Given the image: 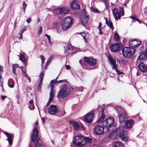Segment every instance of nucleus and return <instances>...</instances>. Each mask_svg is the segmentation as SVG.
<instances>
[{
  "mask_svg": "<svg viewBox=\"0 0 147 147\" xmlns=\"http://www.w3.org/2000/svg\"><path fill=\"white\" fill-rule=\"evenodd\" d=\"M79 63L83 69H95V68H91L89 67L90 66H94L96 64V61L91 57H85L84 58V61H79Z\"/></svg>",
  "mask_w": 147,
  "mask_h": 147,
  "instance_id": "1",
  "label": "nucleus"
},
{
  "mask_svg": "<svg viewBox=\"0 0 147 147\" xmlns=\"http://www.w3.org/2000/svg\"><path fill=\"white\" fill-rule=\"evenodd\" d=\"M73 23V19L70 17L65 18L62 21L61 24L62 28L64 30H66L71 27Z\"/></svg>",
  "mask_w": 147,
  "mask_h": 147,
  "instance_id": "2",
  "label": "nucleus"
},
{
  "mask_svg": "<svg viewBox=\"0 0 147 147\" xmlns=\"http://www.w3.org/2000/svg\"><path fill=\"white\" fill-rule=\"evenodd\" d=\"M72 89V87L66 85L63 86L61 89L58 92V97L63 98L66 97L69 94Z\"/></svg>",
  "mask_w": 147,
  "mask_h": 147,
  "instance_id": "3",
  "label": "nucleus"
},
{
  "mask_svg": "<svg viewBox=\"0 0 147 147\" xmlns=\"http://www.w3.org/2000/svg\"><path fill=\"white\" fill-rule=\"evenodd\" d=\"M136 51L134 49V51L129 47H124L122 49V52L123 56L125 58L130 59L134 54Z\"/></svg>",
  "mask_w": 147,
  "mask_h": 147,
  "instance_id": "4",
  "label": "nucleus"
},
{
  "mask_svg": "<svg viewBox=\"0 0 147 147\" xmlns=\"http://www.w3.org/2000/svg\"><path fill=\"white\" fill-rule=\"evenodd\" d=\"M114 122V119L113 117L109 118L103 122L102 125L105 127L107 132H109L112 130V128L115 127L113 126Z\"/></svg>",
  "mask_w": 147,
  "mask_h": 147,
  "instance_id": "5",
  "label": "nucleus"
},
{
  "mask_svg": "<svg viewBox=\"0 0 147 147\" xmlns=\"http://www.w3.org/2000/svg\"><path fill=\"white\" fill-rule=\"evenodd\" d=\"M119 12L117 8H114L112 10L115 19L116 20L120 18L121 15L123 16L124 15V10L123 7H121L119 9Z\"/></svg>",
  "mask_w": 147,
  "mask_h": 147,
  "instance_id": "6",
  "label": "nucleus"
},
{
  "mask_svg": "<svg viewBox=\"0 0 147 147\" xmlns=\"http://www.w3.org/2000/svg\"><path fill=\"white\" fill-rule=\"evenodd\" d=\"M69 9L67 7H64L56 9L53 10L54 12L57 14H66L68 13Z\"/></svg>",
  "mask_w": 147,
  "mask_h": 147,
  "instance_id": "7",
  "label": "nucleus"
},
{
  "mask_svg": "<svg viewBox=\"0 0 147 147\" xmlns=\"http://www.w3.org/2000/svg\"><path fill=\"white\" fill-rule=\"evenodd\" d=\"M83 139H84V137L82 135L75 136L74 137V144L82 146Z\"/></svg>",
  "mask_w": 147,
  "mask_h": 147,
  "instance_id": "8",
  "label": "nucleus"
},
{
  "mask_svg": "<svg viewBox=\"0 0 147 147\" xmlns=\"http://www.w3.org/2000/svg\"><path fill=\"white\" fill-rule=\"evenodd\" d=\"M106 130L105 127H103L97 125L94 128V131L95 133L98 135L102 134L104 133V130Z\"/></svg>",
  "mask_w": 147,
  "mask_h": 147,
  "instance_id": "9",
  "label": "nucleus"
},
{
  "mask_svg": "<svg viewBox=\"0 0 147 147\" xmlns=\"http://www.w3.org/2000/svg\"><path fill=\"white\" fill-rule=\"evenodd\" d=\"M128 118V116L126 112L124 110H123V112L121 113L119 116V122L120 124L125 122V121Z\"/></svg>",
  "mask_w": 147,
  "mask_h": 147,
  "instance_id": "10",
  "label": "nucleus"
},
{
  "mask_svg": "<svg viewBox=\"0 0 147 147\" xmlns=\"http://www.w3.org/2000/svg\"><path fill=\"white\" fill-rule=\"evenodd\" d=\"M94 115L93 112L88 113L86 115L84 120L85 122L87 123H90L92 121V118Z\"/></svg>",
  "mask_w": 147,
  "mask_h": 147,
  "instance_id": "11",
  "label": "nucleus"
},
{
  "mask_svg": "<svg viewBox=\"0 0 147 147\" xmlns=\"http://www.w3.org/2000/svg\"><path fill=\"white\" fill-rule=\"evenodd\" d=\"M119 138L122 141L124 142H127L128 139L127 136V132L125 130H123L119 135Z\"/></svg>",
  "mask_w": 147,
  "mask_h": 147,
  "instance_id": "12",
  "label": "nucleus"
},
{
  "mask_svg": "<svg viewBox=\"0 0 147 147\" xmlns=\"http://www.w3.org/2000/svg\"><path fill=\"white\" fill-rule=\"evenodd\" d=\"M38 137V130L36 127H35L32 130L31 135V141L34 142Z\"/></svg>",
  "mask_w": 147,
  "mask_h": 147,
  "instance_id": "13",
  "label": "nucleus"
},
{
  "mask_svg": "<svg viewBox=\"0 0 147 147\" xmlns=\"http://www.w3.org/2000/svg\"><path fill=\"white\" fill-rule=\"evenodd\" d=\"M121 44L116 43L112 45L110 47V49L111 51L117 52L120 49L121 45Z\"/></svg>",
  "mask_w": 147,
  "mask_h": 147,
  "instance_id": "14",
  "label": "nucleus"
},
{
  "mask_svg": "<svg viewBox=\"0 0 147 147\" xmlns=\"http://www.w3.org/2000/svg\"><path fill=\"white\" fill-rule=\"evenodd\" d=\"M58 109L57 106L53 105L49 107L48 109V112L50 114L55 115L58 112Z\"/></svg>",
  "mask_w": 147,
  "mask_h": 147,
  "instance_id": "15",
  "label": "nucleus"
},
{
  "mask_svg": "<svg viewBox=\"0 0 147 147\" xmlns=\"http://www.w3.org/2000/svg\"><path fill=\"white\" fill-rule=\"evenodd\" d=\"M108 60L112 66V69H115L117 68V66L116 65V60L110 55H109L108 57Z\"/></svg>",
  "mask_w": 147,
  "mask_h": 147,
  "instance_id": "16",
  "label": "nucleus"
},
{
  "mask_svg": "<svg viewBox=\"0 0 147 147\" xmlns=\"http://www.w3.org/2000/svg\"><path fill=\"white\" fill-rule=\"evenodd\" d=\"M138 68L140 71L143 73L145 72L146 71L147 66L144 63L140 62L138 64Z\"/></svg>",
  "mask_w": 147,
  "mask_h": 147,
  "instance_id": "17",
  "label": "nucleus"
},
{
  "mask_svg": "<svg viewBox=\"0 0 147 147\" xmlns=\"http://www.w3.org/2000/svg\"><path fill=\"white\" fill-rule=\"evenodd\" d=\"M134 123V121L132 119L127 120L125 123V128L128 129L132 128Z\"/></svg>",
  "mask_w": 147,
  "mask_h": 147,
  "instance_id": "18",
  "label": "nucleus"
},
{
  "mask_svg": "<svg viewBox=\"0 0 147 147\" xmlns=\"http://www.w3.org/2000/svg\"><path fill=\"white\" fill-rule=\"evenodd\" d=\"M3 133L7 137V139L6 140L8 141L9 144H11L12 143L13 135L9 134L7 132H3Z\"/></svg>",
  "mask_w": 147,
  "mask_h": 147,
  "instance_id": "19",
  "label": "nucleus"
},
{
  "mask_svg": "<svg viewBox=\"0 0 147 147\" xmlns=\"http://www.w3.org/2000/svg\"><path fill=\"white\" fill-rule=\"evenodd\" d=\"M145 58H146V56L145 53L144 52L141 53L140 55L138 57L136 65H137L140 63L141 60L144 59Z\"/></svg>",
  "mask_w": 147,
  "mask_h": 147,
  "instance_id": "20",
  "label": "nucleus"
},
{
  "mask_svg": "<svg viewBox=\"0 0 147 147\" xmlns=\"http://www.w3.org/2000/svg\"><path fill=\"white\" fill-rule=\"evenodd\" d=\"M52 88H51V90H50V97L49 101L46 105L47 106H48L50 104L51 102L53 100L55 96V94L53 93Z\"/></svg>",
  "mask_w": 147,
  "mask_h": 147,
  "instance_id": "21",
  "label": "nucleus"
},
{
  "mask_svg": "<svg viewBox=\"0 0 147 147\" xmlns=\"http://www.w3.org/2000/svg\"><path fill=\"white\" fill-rule=\"evenodd\" d=\"M18 56L19 57V59L21 60L22 62H24V66L26 67L27 65L26 63L27 61V59L22 54H20L19 55H18Z\"/></svg>",
  "mask_w": 147,
  "mask_h": 147,
  "instance_id": "22",
  "label": "nucleus"
},
{
  "mask_svg": "<svg viewBox=\"0 0 147 147\" xmlns=\"http://www.w3.org/2000/svg\"><path fill=\"white\" fill-rule=\"evenodd\" d=\"M89 19V16L87 15L83 16L81 20L82 24L85 26L87 24Z\"/></svg>",
  "mask_w": 147,
  "mask_h": 147,
  "instance_id": "23",
  "label": "nucleus"
},
{
  "mask_svg": "<svg viewBox=\"0 0 147 147\" xmlns=\"http://www.w3.org/2000/svg\"><path fill=\"white\" fill-rule=\"evenodd\" d=\"M107 133L109 134L108 138L111 139H113L117 137V135L113 130V128L112 130H111L109 132Z\"/></svg>",
  "mask_w": 147,
  "mask_h": 147,
  "instance_id": "24",
  "label": "nucleus"
},
{
  "mask_svg": "<svg viewBox=\"0 0 147 147\" xmlns=\"http://www.w3.org/2000/svg\"><path fill=\"white\" fill-rule=\"evenodd\" d=\"M92 139L91 138H89L88 137H84V139L83 140V143H82V146H83L86 144L88 143H91L92 141Z\"/></svg>",
  "mask_w": 147,
  "mask_h": 147,
  "instance_id": "25",
  "label": "nucleus"
},
{
  "mask_svg": "<svg viewBox=\"0 0 147 147\" xmlns=\"http://www.w3.org/2000/svg\"><path fill=\"white\" fill-rule=\"evenodd\" d=\"M35 147H45V145L42 143V141L40 139H38L35 144Z\"/></svg>",
  "mask_w": 147,
  "mask_h": 147,
  "instance_id": "26",
  "label": "nucleus"
},
{
  "mask_svg": "<svg viewBox=\"0 0 147 147\" xmlns=\"http://www.w3.org/2000/svg\"><path fill=\"white\" fill-rule=\"evenodd\" d=\"M80 8V2L77 0H74V10H79Z\"/></svg>",
  "mask_w": 147,
  "mask_h": 147,
  "instance_id": "27",
  "label": "nucleus"
},
{
  "mask_svg": "<svg viewBox=\"0 0 147 147\" xmlns=\"http://www.w3.org/2000/svg\"><path fill=\"white\" fill-rule=\"evenodd\" d=\"M113 147H124L123 144L121 142L115 141L113 144Z\"/></svg>",
  "mask_w": 147,
  "mask_h": 147,
  "instance_id": "28",
  "label": "nucleus"
},
{
  "mask_svg": "<svg viewBox=\"0 0 147 147\" xmlns=\"http://www.w3.org/2000/svg\"><path fill=\"white\" fill-rule=\"evenodd\" d=\"M14 80L11 78H9V79L8 84L9 86L11 88H12L14 87Z\"/></svg>",
  "mask_w": 147,
  "mask_h": 147,
  "instance_id": "29",
  "label": "nucleus"
},
{
  "mask_svg": "<svg viewBox=\"0 0 147 147\" xmlns=\"http://www.w3.org/2000/svg\"><path fill=\"white\" fill-rule=\"evenodd\" d=\"M113 130L116 134L117 136L119 135L121 131H122L121 128L119 127L117 128H115V129L113 128Z\"/></svg>",
  "mask_w": 147,
  "mask_h": 147,
  "instance_id": "30",
  "label": "nucleus"
},
{
  "mask_svg": "<svg viewBox=\"0 0 147 147\" xmlns=\"http://www.w3.org/2000/svg\"><path fill=\"white\" fill-rule=\"evenodd\" d=\"M106 24L108 26V27H109L110 28L112 29V30H113L114 29L113 27V24L111 21H110L109 22H108L107 18H106Z\"/></svg>",
  "mask_w": 147,
  "mask_h": 147,
  "instance_id": "31",
  "label": "nucleus"
},
{
  "mask_svg": "<svg viewBox=\"0 0 147 147\" xmlns=\"http://www.w3.org/2000/svg\"><path fill=\"white\" fill-rule=\"evenodd\" d=\"M114 39L115 41L117 42L119 41L120 40V38L119 37V36L117 32H116L114 34Z\"/></svg>",
  "mask_w": 147,
  "mask_h": 147,
  "instance_id": "32",
  "label": "nucleus"
},
{
  "mask_svg": "<svg viewBox=\"0 0 147 147\" xmlns=\"http://www.w3.org/2000/svg\"><path fill=\"white\" fill-rule=\"evenodd\" d=\"M80 124H79L77 122L74 121V130H77L80 127Z\"/></svg>",
  "mask_w": 147,
  "mask_h": 147,
  "instance_id": "33",
  "label": "nucleus"
},
{
  "mask_svg": "<svg viewBox=\"0 0 147 147\" xmlns=\"http://www.w3.org/2000/svg\"><path fill=\"white\" fill-rule=\"evenodd\" d=\"M57 81H53V82H51V83H50V86L51 87V90H51V88H52V90L53 91V93L54 94H55V90L54 89V86L53 84H54L56 83H57Z\"/></svg>",
  "mask_w": 147,
  "mask_h": 147,
  "instance_id": "34",
  "label": "nucleus"
},
{
  "mask_svg": "<svg viewBox=\"0 0 147 147\" xmlns=\"http://www.w3.org/2000/svg\"><path fill=\"white\" fill-rule=\"evenodd\" d=\"M138 42H139V43H137V44L134 45H132V47L131 48L133 49V50L134 51V49H136V48L139 45H140L141 44V42L140 41H138Z\"/></svg>",
  "mask_w": 147,
  "mask_h": 147,
  "instance_id": "35",
  "label": "nucleus"
},
{
  "mask_svg": "<svg viewBox=\"0 0 147 147\" xmlns=\"http://www.w3.org/2000/svg\"><path fill=\"white\" fill-rule=\"evenodd\" d=\"M90 9L91 11L97 13H100V11H99L98 9L94 8L92 7L91 6L90 7Z\"/></svg>",
  "mask_w": 147,
  "mask_h": 147,
  "instance_id": "36",
  "label": "nucleus"
},
{
  "mask_svg": "<svg viewBox=\"0 0 147 147\" xmlns=\"http://www.w3.org/2000/svg\"><path fill=\"white\" fill-rule=\"evenodd\" d=\"M105 116L102 114V116L99 118L98 120L97 121V123H99L101 122H102L105 118Z\"/></svg>",
  "mask_w": 147,
  "mask_h": 147,
  "instance_id": "37",
  "label": "nucleus"
},
{
  "mask_svg": "<svg viewBox=\"0 0 147 147\" xmlns=\"http://www.w3.org/2000/svg\"><path fill=\"white\" fill-rule=\"evenodd\" d=\"M26 29L25 28H23L21 31V32L20 33V36L19 37V39H22V34L26 30Z\"/></svg>",
  "mask_w": 147,
  "mask_h": 147,
  "instance_id": "38",
  "label": "nucleus"
},
{
  "mask_svg": "<svg viewBox=\"0 0 147 147\" xmlns=\"http://www.w3.org/2000/svg\"><path fill=\"white\" fill-rule=\"evenodd\" d=\"M80 51L81 49L80 48H78L74 47V54Z\"/></svg>",
  "mask_w": 147,
  "mask_h": 147,
  "instance_id": "39",
  "label": "nucleus"
},
{
  "mask_svg": "<svg viewBox=\"0 0 147 147\" xmlns=\"http://www.w3.org/2000/svg\"><path fill=\"white\" fill-rule=\"evenodd\" d=\"M138 40L135 39H134V40H132V41L130 40L129 42V44L130 45L129 47H130V48H131L132 47V46H131V45H132L133 44V43H132V42H133L134 41H138V40ZM133 44H134V43H133Z\"/></svg>",
  "mask_w": 147,
  "mask_h": 147,
  "instance_id": "40",
  "label": "nucleus"
},
{
  "mask_svg": "<svg viewBox=\"0 0 147 147\" xmlns=\"http://www.w3.org/2000/svg\"><path fill=\"white\" fill-rule=\"evenodd\" d=\"M127 61L126 59H122L120 60V62L122 64H125L127 62Z\"/></svg>",
  "mask_w": 147,
  "mask_h": 147,
  "instance_id": "41",
  "label": "nucleus"
},
{
  "mask_svg": "<svg viewBox=\"0 0 147 147\" xmlns=\"http://www.w3.org/2000/svg\"><path fill=\"white\" fill-rule=\"evenodd\" d=\"M53 57L52 56H51L50 57L47 61V65L49 63L51 62L53 59Z\"/></svg>",
  "mask_w": 147,
  "mask_h": 147,
  "instance_id": "42",
  "label": "nucleus"
},
{
  "mask_svg": "<svg viewBox=\"0 0 147 147\" xmlns=\"http://www.w3.org/2000/svg\"><path fill=\"white\" fill-rule=\"evenodd\" d=\"M59 24V23L58 22H56L53 24V27L54 28H56L58 26Z\"/></svg>",
  "mask_w": 147,
  "mask_h": 147,
  "instance_id": "43",
  "label": "nucleus"
},
{
  "mask_svg": "<svg viewBox=\"0 0 147 147\" xmlns=\"http://www.w3.org/2000/svg\"><path fill=\"white\" fill-rule=\"evenodd\" d=\"M104 4L105 5V8L107 10L108 9L109 7V5L108 2H105Z\"/></svg>",
  "mask_w": 147,
  "mask_h": 147,
  "instance_id": "44",
  "label": "nucleus"
},
{
  "mask_svg": "<svg viewBox=\"0 0 147 147\" xmlns=\"http://www.w3.org/2000/svg\"><path fill=\"white\" fill-rule=\"evenodd\" d=\"M67 49L72 50L73 49V47L71 45L69 44L67 46Z\"/></svg>",
  "mask_w": 147,
  "mask_h": 147,
  "instance_id": "45",
  "label": "nucleus"
},
{
  "mask_svg": "<svg viewBox=\"0 0 147 147\" xmlns=\"http://www.w3.org/2000/svg\"><path fill=\"white\" fill-rule=\"evenodd\" d=\"M76 89L78 91H82L83 90V87L82 86H81L79 88H77L76 87Z\"/></svg>",
  "mask_w": 147,
  "mask_h": 147,
  "instance_id": "46",
  "label": "nucleus"
},
{
  "mask_svg": "<svg viewBox=\"0 0 147 147\" xmlns=\"http://www.w3.org/2000/svg\"><path fill=\"white\" fill-rule=\"evenodd\" d=\"M29 109L31 110H33L34 109V107L33 104H30L29 106Z\"/></svg>",
  "mask_w": 147,
  "mask_h": 147,
  "instance_id": "47",
  "label": "nucleus"
},
{
  "mask_svg": "<svg viewBox=\"0 0 147 147\" xmlns=\"http://www.w3.org/2000/svg\"><path fill=\"white\" fill-rule=\"evenodd\" d=\"M130 18H131V19H132L133 20V21L134 22H135L136 21H137V20H138V19H137L136 17L133 16H131L130 17Z\"/></svg>",
  "mask_w": 147,
  "mask_h": 147,
  "instance_id": "48",
  "label": "nucleus"
},
{
  "mask_svg": "<svg viewBox=\"0 0 147 147\" xmlns=\"http://www.w3.org/2000/svg\"><path fill=\"white\" fill-rule=\"evenodd\" d=\"M115 71L117 72L118 75H120L123 74V72L119 71L118 69H116V68H115Z\"/></svg>",
  "mask_w": 147,
  "mask_h": 147,
  "instance_id": "49",
  "label": "nucleus"
},
{
  "mask_svg": "<svg viewBox=\"0 0 147 147\" xmlns=\"http://www.w3.org/2000/svg\"><path fill=\"white\" fill-rule=\"evenodd\" d=\"M20 68L21 69L22 72L24 74L26 73V69L24 68L22 66H21Z\"/></svg>",
  "mask_w": 147,
  "mask_h": 147,
  "instance_id": "50",
  "label": "nucleus"
},
{
  "mask_svg": "<svg viewBox=\"0 0 147 147\" xmlns=\"http://www.w3.org/2000/svg\"><path fill=\"white\" fill-rule=\"evenodd\" d=\"M39 28L38 29V34H40L41 33L42 30L41 26H39Z\"/></svg>",
  "mask_w": 147,
  "mask_h": 147,
  "instance_id": "51",
  "label": "nucleus"
},
{
  "mask_svg": "<svg viewBox=\"0 0 147 147\" xmlns=\"http://www.w3.org/2000/svg\"><path fill=\"white\" fill-rule=\"evenodd\" d=\"M80 128L82 130H84L85 129L83 125L81 123H80Z\"/></svg>",
  "mask_w": 147,
  "mask_h": 147,
  "instance_id": "52",
  "label": "nucleus"
},
{
  "mask_svg": "<svg viewBox=\"0 0 147 147\" xmlns=\"http://www.w3.org/2000/svg\"><path fill=\"white\" fill-rule=\"evenodd\" d=\"M82 13L83 14V16H85L86 15V9L85 8L83 9L81 11Z\"/></svg>",
  "mask_w": 147,
  "mask_h": 147,
  "instance_id": "53",
  "label": "nucleus"
},
{
  "mask_svg": "<svg viewBox=\"0 0 147 147\" xmlns=\"http://www.w3.org/2000/svg\"><path fill=\"white\" fill-rule=\"evenodd\" d=\"M40 58L41 59L42 63H43L44 62L45 60L43 56V55H41L40 56Z\"/></svg>",
  "mask_w": 147,
  "mask_h": 147,
  "instance_id": "54",
  "label": "nucleus"
},
{
  "mask_svg": "<svg viewBox=\"0 0 147 147\" xmlns=\"http://www.w3.org/2000/svg\"><path fill=\"white\" fill-rule=\"evenodd\" d=\"M44 75V74L43 72H42L40 73V79H43V76Z\"/></svg>",
  "mask_w": 147,
  "mask_h": 147,
  "instance_id": "55",
  "label": "nucleus"
},
{
  "mask_svg": "<svg viewBox=\"0 0 147 147\" xmlns=\"http://www.w3.org/2000/svg\"><path fill=\"white\" fill-rule=\"evenodd\" d=\"M13 68H17L19 67V65L18 64H14L12 66Z\"/></svg>",
  "mask_w": 147,
  "mask_h": 147,
  "instance_id": "56",
  "label": "nucleus"
},
{
  "mask_svg": "<svg viewBox=\"0 0 147 147\" xmlns=\"http://www.w3.org/2000/svg\"><path fill=\"white\" fill-rule=\"evenodd\" d=\"M70 5L72 9H74V1H71L70 3Z\"/></svg>",
  "mask_w": 147,
  "mask_h": 147,
  "instance_id": "57",
  "label": "nucleus"
},
{
  "mask_svg": "<svg viewBox=\"0 0 147 147\" xmlns=\"http://www.w3.org/2000/svg\"><path fill=\"white\" fill-rule=\"evenodd\" d=\"M27 5L25 3L24 1L23 3V8H26L27 7Z\"/></svg>",
  "mask_w": 147,
  "mask_h": 147,
  "instance_id": "58",
  "label": "nucleus"
},
{
  "mask_svg": "<svg viewBox=\"0 0 147 147\" xmlns=\"http://www.w3.org/2000/svg\"><path fill=\"white\" fill-rule=\"evenodd\" d=\"M42 79H40V81L39 82V87L40 86H41L42 84Z\"/></svg>",
  "mask_w": 147,
  "mask_h": 147,
  "instance_id": "59",
  "label": "nucleus"
},
{
  "mask_svg": "<svg viewBox=\"0 0 147 147\" xmlns=\"http://www.w3.org/2000/svg\"><path fill=\"white\" fill-rule=\"evenodd\" d=\"M31 21V19L30 18H28L27 20L26 21L27 23H29Z\"/></svg>",
  "mask_w": 147,
  "mask_h": 147,
  "instance_id": "60",
  "label": "nucleus"
},
{
  "mask_svg": "<svg viewBox=\"0 0 147 147\" xmlns=\"http://www.w3.org/2000/svg\"><path fill=\"white\" fill-rule=\"evenodd\" d=\"M65 67L67 69H70V66L69 65H65Z\"/></svg>",
  "mask_w": 147,
  "mask_h": 147,
  "instance_id": "61",
  "label": "nucleus"
},
{
  "mask_svg": "<svg viewBox=\"0 0 147 147\" xmlns=\"http://www.w3.org/2000/svg\"><path fill=\"white\" fill-rule=\"evenodd\" d=\"M102 24L101 22L99 23V24L98 26V28H102L101 27Z\"/></svg>",
  "mask_w": 147,
  "mask_h": 147,
  "instance_id": "62",
  "label": "nucleus"
},
{
  "mask_svg": "<svg viewBox=\"0 0 147 147\" xmlns=\"http://www.w3.org/2000/svg\"><path fill=\"white\" fill-rule=\"evenodd\" d=\"M102 28H98L99 30V34H103L102 32L101 31Z\"/></svg>",
  "mask_w": 147,
  "mask_h": 147,
  "instance_id": "63",
  "label": "nucleus"
},
{
  "mask_svg": "<svg viewBox=\"0 0 147 147\" xmlns=\"http://www.w3.org/2000/svg\"><path fill=\"white\" fill-rule=\"evenodd\" d=\"M145 55L146 56V60H147V49H146L145 52H144Z\"/></svg>",
  "mask_w": 147,
  "mask_h": 147,
  "instance_id": "64",
  "label": "nucleus"
}]
</instances>
